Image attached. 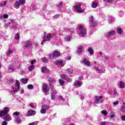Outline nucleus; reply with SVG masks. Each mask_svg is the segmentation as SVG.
I'll return each mask as SVG.
<instances>
[{
  "label": "nucleus",
  "instance_id": "f257e3e1",
  "mask_svg": "<svg viewBox=\"0 0 125 125\" xmlns=\"http://www.w3.org/2000/svg\"><path fill=\"white\" fill-rule=\"evenodd\" d=\"M9 112V108L5 107L3 108V110L0 111V118H2L4 121L6 122H10L11 121V117L8 115Z\"/></svg>",
  "mask_w": 125,
  "mask_h": 125
},
{
  "label": "nucleus",
  "instance_id": "f03ea898",
  "mask_svg": "<svg viewBox=\"0 0 125 125\" xmlns=\"http://www.w3.org/2000/svg\"><path fill=\"white\" fill-rule=\"evenodd\" d=\"M44 36L43 37L42 40L41 42V44L43 45L44 43H45L46 42H49L50 41V39H51V37H52V35L49 34L45 35L46 32H44Z\"/></svg>",
  "mask_w": 125,
  "mask_h": 125
},
{
  "label": "nucleus",
  "instance_id": "7ed1b4c3",
  "mask_svg": "<svg viewBox=\"0 0 125 125\" xmlns=\"http://www.w3.org/2000/svg\"><path fill=\"white\" fill-rule=\"evenodd\" d=\"M13 91L11 92V94L12 93H16V92H18V90L20 89V83L19 81L16 80V84L15 85L12 86Z\"/></svg>",
  "mask_w": 125,
  "mask_h": 125
},
{
  "label": "nucleus",
  "instance_id": "20e7f679",
  "mask_svg": "<svg viewBox=\"0 0 125 125\" xmlns=\"http://www.w3.org/2000/svg\"><path fill=\"white\" fill-rule=\"evenodd\" d=\"M79 35L80 37H84L86 34V29L83 25L79 26Z\"/></svg>",
  "mask_w": 125,
  "mask_h": 125
},
{
  "label": "nucleus",
  "instance_id": "39448f33",
  "mask_svg": "<svg viewBox=\"0 0 125 125\" xmlns=\"http://www.w3.org/2000/svg\"><path fill=\"white\" fill-rule=\"evenodd\" d=\"M24 4H25V0H19V1H16L14 3L15 8L16 9H18L21 5H24Z\"/></svg>",
  "mask_w": 125,
  "mask_h": 125
},
{
  "label": "nucleus",
  "instance_id": "423d86ee",
  "mask_svg": "<svg viewBox=\"0 0 125 125\" xmlns=\"http://www.w3.org/2000/svg\"><path fill=\"white\" fill-rule=\"evenodd\" d=\"M59 56H60V52L57 50L54 51L53 54H50L48 55V57L50 59H54V58L59 57Z\"/></svg>",
  "mask_w": 125,
  "mask_h": 125
},
{
  "label": "nucleus",
  "instance_id": "0eeeda50",
  "mask_svg": "<svg viewBox=\"0 0 125 125\" xmlns=\"http://www.w3.org/2000/svg\"><path fill=\"white\" fill-rule=\"evenodd\" d=\"M80 63L83 65L87 66V67H90L92 66V64L90 63L89 61L87 60L86 59H83L81 61Z\"/></svg>",
  "mask_w": 125,
  "mask_h": 125
},
{
  "label": "nucleus",
  "instance_id": "6e6552de",
  "mask_svg": "<svg viewBox=\"0 0 125 125\" xmlns=\"http://www.w3.org/2000/svg\"><path fill=\"white\" fill-rule=\"evenodd\" d=\"M95 68L97 72L99 73V74H103L105 73V68H104V67H102L100 65H96L95 66Z\"/></svg>",
  "mask_w": 125,
  "mask_h": 125
},
{
  "label": "nucleus",
  "instance_id": "1a4fd4ad",
  "mask_svg": "<svg viewBox=\"0 0 125 125\" xmlns=\"http://www.w3.org/2000/svg\"><path fill=\"white\" fill-rule=\"evenodd\" d=\"M81 6H82V4H79L74 6V9L76 12H78V13H82L83 12L84 10L81 8Z\"/></svg>",
  "mask_w": 125,
  "mask_h": 125
},
{
  "label": "nucleus",
  "instance_id": "9d476101",
  "mask_svg": "<svg viewBox=\"0 0 125 125\" xmlns=\"http://www.w3.org/2000/svg\"><path fill=\"white\" fill-rule=\"evenodd\" d=\"M11 24L14 26V30H16V29H17V24L16 23V22H15V21H14L13 20H11L10 22L6 23L5 26V27H8V26H10Z\"/></svg>",
  "mask_w": 125,
  "mask_h": 125
},
{
  "label": "nucleus",
  "instance_id": "9b49d317",
  "mask_svg": "<svg viewBox=\"0 0 125 125\" xmlns=\"http://www.w3.org/2000/svg\"><path fill=\"white\" fill-rule=\"evenodd\" d=\"M42 89L44 94H45V95H47V94H48V92L49 91V88L46 83H44L43 84Z\"/></svg>",
  "mask_w": 125,
  "mask_h": 125
},
{
  "label": "nucleus",
  "instance_id": "f8f14e48",
  "mask_svg": "<svg viewBox=\"0 0 125 125\" xmlns=\"http://www.w3.org/2000/svg\"><path fill=\"white\" fill-rule=\"evenodd\" d=\"M103 101H104V100H103V96H98L96 97L95 100V103H96V104H100V103H102Z\"/></svg>",
  "mask_w": 125,
  "mask_h": 125
},
{
  "label": "nucleus",
  "instance_id": "ddd939ff",
  "mask_svg": "<svg viewBox=\"0 0 125 125\" xmlns=\"http://www.w3.org/2000/svg\"><path fill=\"white\" fill-rule=\"evenodd\" d=\"M89 24L91 28L94 27V17L91 16L89 19Z\"/></svg>",
  "mask_w": 125,
  "mask_h": 125
},
{
  "label": "nucleus",
  "instance_id": "4468645a",
  "mask_svg": "<svg viewBox=\"0 0 125 125\" xmlns=\"http://www.w3.org/2000/svg\"><path fill=\"white\" fill-rule=\"evenodd\" d=\"M24 48H30L32 47V43L30 41H26L24 42L23 45Z\"/></svg>",
  "mask_w": 125,
  "mask_h": 125
},
{
  "label": "nucleus",
  "instance_id": "2eb2a0df",
  "mask_svg": "<svg viewBox=\"0 0 125 125\" xmlns=\"http://www.w3.org/2000/svg\"><path fill=\"white\" fill-rule=\"evenodd\" d=\"M55 64L57 66H61V67H64L65 66V63L62 61H56Z\"/></svg>",
  "mask_w": 125,
  "mask_h": 125
},
{
  "label": "nucleus",
  "instance_id": "dca6fc26",
  "mask_svg": "<svg viewBox=\"0 0 125 125\" xmlns=\"http://www.w3.org/2000/svg\"><path fill=\"white\" fill-rule=\"evenodd\" d=\"M61 79H62V80L66 81V82H68V83H71V82H72V79H71L69 78H67V77H66V75H65L64 74H61Z\"/></svg>",
  "mask_w": 125,
  "mask_h": 125
},
{
  "label": "nucleus",
  "instance_id": "f3484780",
  "mask_svg": "<svg viewBox=\"0 0 125 125\" xmlns=\"http://www.w3.org/2000/svg\"><path fill=\"white\" fill-rule=\"evenodd\" d=\"M116 34V31L112 30L111 31H109L106 33L105 34V37H107V38H109V37H111V36H114Z\"/></svg>",
  "mask_w": 125,
  "mask_h": 125
},
{
  "label": "nucleus",
  "instance_id": "a211bd4d",
  "mask_svg": "<svg viewBox=\"0 0 125 125\" xmlns=\"http://www.w3.org/2000/svg\"><path fill=\"white\" fill-rule=\"evenodd\" d=\"M36 113L37 112L34 110L30 109L28 111V116L29 117L31 116H35Z\"/></svg>",
  "mask_w": 125,
  "mask_h": 125
},
{
  "label": "nucleus",
  "instance_id": "6ab92c4d",
  "mask_svg": "<svg viewBox=\"0 0 125 125\" xmlns=\"http://www.w3.org/2000/svg\"><path fill=\"white\" fill-rule=\"evenodd\" d=\"M118 87L119 88L124 89L125 87V83L123 81H120L119 83H118Z\"/></svg>",
  "mask_w": 125,
  "mask_h": 125
},
{
  "label": "nucleus",
  "instance_id": "aec40b11",
  "mask_svg": "<svg viewBox=\"0 0 125 125\" xmlns=\"http://www.w3.org/2000/svg\"><path fill=\"white\" fill-rule=\"evenodd\" d=\"M82 84H83V82L81 81H76L75 82V85L77 87H80V86H82Z\"/></svg>",
  "mask_w": 125,
  "mask_h": 125
},
{
  "label": "nucleus",
  "instance_id": "412c9836",
  "mask_svg": "<svg viewBox=\"0 0 125 125\" xmlns=\"http://www.w3.org/2000/svg\"><path fill=\"white\" fill-rule=\"evenodd\" d=\"M41 71L42 72H44L45 73H48L49 72L48 69H47L46 66H42L41 68Z\"/></svg>",
  "mask_w": 125,
  "mask_h": 125
},
{
  "label": "nucleus",
  "instance_id": "4be33fe9",
  "mask_svg": "<svg viewBox=\"0 0 125 125\" xmlns=\"http://www.w3.org/2000/svg\"><path fill=\"white\" fill-rule=\"evenodd\" d=\"M29 106L32 109H36V108H37V104L36 103H31L29 104Z\"/></svg>",
  "mask_w": 125,
  "mask_h": 125
},
{
  "label": "nucleus",
  "instance_id": "5701e85b",
  "mask_svg": "<svg viewBox=\"0 0 125 125\" xmlns=\"http://www.w3.org/2000/svg\"><path fill=\"white\" fill-rule=\"evenodd\" d=\"M73 72L74 70H73V69L72 68H67L66 69V73H67V74H69V75H72Z\"/></svg>",
  "mask_w": 125,
  "mask_h": 125
},
{
  "label": "nucleus",
  "instance_id": "b1692460",
  "mask_svg": "<svg viewBox=\"0 0 125 125\" xmlns=\"http://www.w3.org/2000/svg\"><path fill=\"white\" fill-rule=\"evenodd\" d=\"M15 68V67L13 66V64L10 65L9 66V71L10 73H11V72H13Z\"/></svg>",
  "mask_w": 125,
  "mask_h": 125
},
{
  "label": "nucleus",
  "instance_id": "393cba45",
  "mask_svg": "<svg viewBox=\"0 0 125 125\" xmlns=\"http://www.w3.org/2000/svg\"><path fill=\"white\" fill-rule=\"evenodd\" d=\"M15 122L16 124H20L22 121L19 117H17L16 119L15 120Z\"/></svg>",
  "mask_w": 125,
  "mask_h": 125
},
{
  "label": "nucleus",
  "instance_id": "a878e982",
  "mask_svg": "<svg viewBox=\"0 0 125 125\" xmlns=\"http://www.w3.org/2000/svg\"><path fill=\"white\" fill-rule=\"evenodd\" d=\"M117 32L118 34L120 35L123 34V30L121 28H117Z\"/></svg>",
  "mask_w": 125,
  "mask_h": 125
},
{
  "label": "nucleus",
  "instance_id": "bb28decb",
  "mask_svg": "<svg viewBox=\"0 0 125 125\" xmlns=\"http://www.w3.org/2000/svg\"><path fill=\"white\" fill-rule=\"evenodd\" d=\"M20 82L22 83H28V79H21L20 80Z\"/></svg>",
  "mask_w": 125,
  "mask_h": 125
},
{
  "label": "nucleus",
  "instance_id": "cd10ccee",
  "mask_svg": "<svg viewBox=\"0 0 125 125\" xmlns=\"http://www.w3.org/2000/svg\"><path fill=\"white\" fill-rule=\"evenodd\" d=\"M55 94H57V91L54 88H52L51 90V95H55Z\"/></svg>",
  "mask_w": 125,
  "mask_h": 125
},
{
  "label": "nucleus",
  "instance_id": "c85d7f7f",
  "mask_svg": "<svg viewBox=\"0 0 125 125\" xmlns=\"http://www.w3.org/2000/svg\"><path fill=\"white\" fill-rule=\"evenodd\" d=\"M83 46H79L78 47V49L77 50V52L78 53H79V54H80V53H81V52H82V51H83Z\"/></svg>",
  "mask_w": 125,
  "mask_h": 125
},
{
  "label": "nucleus",
  "instance_id": "c756f323",
  "mask_svg": "<svg viewBox=\"0 0 125 125\" xmlns=\"http://www.w3.org/2000/svg\"><path fill=\"white\" fill-rule=\"evenodd\" d=\"M41 60L42 62H43V63H47L48 62V60H47V59H46L45 57L42 58Z\"/></svg>",
  "mask_w": 125,
  "mask_h": 125
},
{
  "label": "nucleus",
  "instance_id": "7c9ffc66",
  "mask_svg": "<svg viewBox=\"0 0 125 125\" xmlns=\"http://www.w3.org/2000/svg\"><path fill=\"white\" fill-rule=\"evenodd\" d=\"M58 82L59 83L61 84V85L63 86L64 85V83H65V81L62 80V79H59L58 80Z\"/></svg>",
  "mask_w": 125,
  "mask_h": 125
},
{
  "label": "nucleus",
  "instance_id": "2f4dec72",
  "mask_svg": "<svg viewBox=\"0 0 125 125\" xmlns=\"http://www.w3.org/2000/svg\"><path fill=\"white\" fill-rule=\"evenodd\" d=\"M5 4H6V1H4L0 3V7H4L5 6Z\"/></svg>",
  "mask_w": 125,
  "mask_h": 125
},
{
  "label": "nucleus",
  "instance_id": "473e14b6",
  "mask_svg": "<svg viewBox=\"0 0 125 125\" xmlns=\"http://www.w3.org/2000/svg\"><path fill=\"white\" fill-rule=\"evenodd\" d=\"M12 53H13V49H9L8 53H7V55L9 56L10 54H12Z\"/></svg>",
  "mask_w": 125,
  "mask_h": 125
},
{
  "label": "nucleus",
  "instance_id": "72a5a7b5",
  "mask_svg": "<svg viewBox=\"0 0 125 125\" xmlns=\"http://www.w3.org/2000/svg\"><path fill=\"white\" fill-rule=\"evenodd\" d=\"M71 40H72L71 37L67 36L65 38V41H66V42H70Z\"/></svg>",
  "mask_w": 125,
  "mask_h": 125
},
{
  "label": "nucleus",
  "instance_id": "f704fd0d",
  "mask_svg": "<svg viewBox=\"0 0 125 125\" xmlns=\"http://www.w3.org/2000/svg\"><path fill=\"white\" fill-rule=\"evenodd\" d=\"M119 110L123 113H125V106H122Z\"/></svg>",
  "mask_w": 125,
  "mask_h": 125
},
{
  "label": "nucleus",
  "instance_id": "c9c22d12",
  "mask_svg": "<svg viewBox=\"0 0 125 125\" xmlns=\"http://www.w3.org/2000/svg\"><path fill=\"white\" fill-rule=\"evenodd\" d=\"M33 69H35V65H31L28 67L29 71H33Z\"/></svg>",
  "mask_w": 125,
  "mask_h": 125
},
{
  "label": "nucleus",
  "instance_id": "e433bc0d",
  "mask_svg": "<svg viewBox=\"0 0 125 125\" xmlns=\"http://www.w3.org/2000/svg\"><path fill=\"white\" fill-rule=\"evenodd\" d=\"M20 39V35H19V33H17L15 35V40H19Z\"/></svg>",
  "mask_w": 125,
  "mask_h": 125
},
{
  "label": "nucleus",
  "instance_id": "4c0bfd02",
  "mask_svg": "<svg viewBox=\"0 0 125 125\" xmlns=\"http://www.w3.org/2000/svg\"><path fill=\"white\" fill-rule=\"evenodd\" d=\"M42 108L45 110H48V109H49V106L47 105H43Z\"/></svg>",
  "mask_w": 125,
  "mask_h": 125
},
{
  "label": "nucleus",
  "instance_id": "58836bf2",
  "mask_svg": "<svg viewBox=\"0 0 125 125\" xmlns=\"http://www.w3.org/2000/svg\"><path fill=\"white\" fill-rule=\"evenodd\" d=\"M40 112H41V114H46V110L42 108V109H41Z\"/></svg>",
  "mask_w": 125,
  "mask_h": 125
},
{
  "label": "nucleus",
  "instance_id": "ea45409f",
  "mask_svg": "<svg viewBox=\"0 0 125 125\" xmlns=\"http://www.w3.org/2000/svg\"><path fill=\"white\" fill-rule=\"evenodd\" d=\"M27 88L28 89H33V88H34V86L32 85V84H29L28 86H27Z\"/></svg>",
  "mask_w": 125,
  "mask_h": 125
},
{
  "label": "nucleus",
  "instance_id": "a19ab883",
  "mask_svg": "<svg viewBox=\"0 0 125 125\" xmlns=\"http://www.w3.org/2000/svg\"><path fill=\"white\" fill-rule=\"evenodd\" d=\"M88 52H89L90 54H93V50L91 48H89L88 49Z\"/></svg>",
  "mask_w": 125,
  "mask_h": 125
},
{
  "label": "nucleus",
  "instance_id": "79ce46f5",
  "mask_svg": "<svg viewBox=\"0 0 125 125\" xmlns=\"http://www.w3.org/2000/svg\"><path fill=\"white\" fill-rule=\"evenodd\" d=\"M36 8H37V6L35 4L31 5V9L32 10H36Z\"/></svg>",
  "mask_w": 125,
  "mask_h": 125
},
{
  "label": "nucleus",
  "instance_id": "37998d69",
  "mask_svg": "<svg viewBox=\"0 0 125 125\" xmlns=\"http://www.w3.org/2000/svg\"><path fill=\"white\" fill-rule=\"evenodd\" d=\"M102 113L104 116H107V114H108V112L106 110H103V111H102Z\"/></svg>",
  "mask_w": 125,
  "mask_h": 125
},
{
  "label": "nucleus",
  "instance_id": "c03bdc74",
  "mask_svg": "<svg viewBox=\"0 0 125 125\" xmlns=\"http://www.w3.org/2000/svg\"><path fill=\"white\" fill-rule=\"evenodd\" d=\"M106 3H112L113 0H104Z\"/></svg>",
  "mask_w": 125,
  "mask_h": 125
},
{
  "label": "nucleus",
  "instance_id": "a18cd8bd",
  "mask_svg": "<svg viewBox=\"0 0 125 125\" xmlns=\"http://www.w3.org/2000/svg\"><path fill=\"white\" fill-rule=\"evenodd\" d=\"M114 21V19H113L112 18H110L109 21H108V23L109 24H111V23H112V22Z\"/></svg>",
  "mask_w": 125,
  "mask_h": 125
},
{
  "label": "nucleus",
  "instance_id": "49530a36",
  "mask_svg": "<svg viewBox=\"0 0 125 125\" xmlns=\"http://www.w3.org/2000/svg\"><path fill=\"white\" fill-rule=\"evenodd\" d=\"M38 125V122H32L29 124V125Z\"/></svg>",
  "mask_w": 125,
  "mask_h": 125
},
{
  "label": "nucleus",
  "instance_id": "de8ad7c7",
  "mask_svg": "<svg viewBox=\"0 0 125 125\" xmlns=\"http://www.w3.org/2000/svg\"><path fill=\"white\" fill-rule=\"evenodd\" d=\"M60 17V15H56L53 17L54 19H58V18Z\"/></svg>",
  "mask_w": 125,
  "mask_h": 125
},
{
  "label": "nucleus",
  "instance_id": "09e8293b",
  "mask_svg": "<svg viewBox=\"0 0 125 125\" xmlns=\"http://www.w3.org/2000/svg\"><path fill=\"white\" fill-rule=\"evenodd\" d=\"M13 115H14V116H19L20 113L19 112L16 111L13 113Z\"/></svg>",
  "mask_w": 125,
  "mask_h": 125
},
{
  "label": "nucleus",
  "instance_id": "8fccbe9b",
  "mask_svg": "<svg viewBox=\"0 0 125 125\" xmlns=\"http://www.w3.org/2000/svg\"><path fill=\"white\" fill-rule=\"evenodd\" d=\"M3 18L4 19H6L8 18V15H7V14H4L3 15Z\"/></svg>",
  "mask_w": 125,
  "mask_h": 125
},
{
  "label": "nucleus",
  "instance_id": "3c124183",
  "mask_svg": "<svg viewBox=\"0 0 125 125\" xmlns=\"http://www.w3.org/2000/svg\"><path fill=\"white\" fill-rule=\"evenodd\" d=\"M51 98L52 100H54L55 99V95H51Z\"/></svg>",
  "mask_w": 125,
  "mask_h": 125
},
{
  "label": "nucleus",
  "instance_id": "603ef678",
  "mask_svg": "<svg viewBox=\"0 0 125 125\" xmlns=\"http://www.w3.org/2000/svg\"><path fill=\"white\" fill-rule=\"evenodd\" d=\"M121 119L122 120V121H125V115H123L121 117Z\"/></svg>",
  "mask_w": 125,
  "mask_h": 125
},
{
  "label": "nucleus",
  "instance_id": "864d4df0",
  "mask_svg": "<svg viewBox=\"0 0 125 125\" xmlns=\"http://www.w3.org/2000/svg\"><path fill=\"white\" fill-rule=\"evenodd\" d=\"M59 100H64V98H63V97L62 96H59Z\"/></svg>",
  "mask_w": 125,
  "mask_h": 125
},
{
  "label": "nucleus",
  "instance_id": "5fc2aeb1",
  "mask_svg": "<svg viewBox=\"0 0 125 125\" xmlns=\"http://www.w3.org/2000/svg\"><path fill=\"white\" fill-rule=\"evenodd\" d=\"M97 6H98V4L95 2H94V8H96V7H97Z\"/></svg>",
  "mask_w": 125,
  "mask_h": 125
},
{
  "label": "nucleus",
  "instance_id": "6e6d98bb",
  "mask_svg": "<svg viewBox=\"0 0 125 125\" xmlns=\"http://www.w3.org/2000/svg\"><path fill=\"white\" fill-rule=\"evenodd\" d=\"M2 125H7V123L6 121H3L2 123Z\"/></svg>",
  "mask_w": 125,
  "mask_h": 125
},
{
  "label": "nucleus",
  "instance_id": "4d7b16f0",
  "mask_svg": "<svg viewBox=\"0 0 125 125\" xmlns=\"http://www.w3.org/2000/svg\"><path fill=\"white\" fill-rule=\"evenodd\" d=\"M119 104V101H116L113 102V105H118Z\"/></svg>",
  "mask_w": 125,
  "mask_h": 125
},
{
  "label": "nucleus",
  "instance_id": "13d9d810",
  "mask_svg": "<svg viewBox=\"0 0 125 125\" xmlns=\"http://www.w3.org/2000/svg\"><path fill=\"white\" fill-rule=\"evenodd\" d=\"M55 83V81H52V82H50V83H49L50 85H52V84H53V83Z\"/></svg>",
  "mask_w": 125,
  "mask_h": 125
},
{
  "label": "nucleus",
  "instance_id": "bf43d9fd",
  "mask_svg": "<svg viewBox=\"0 0 125 125\" xmlns=\"http://www.w3.org/2000/svg\"><path fill=\"white\" fill-rule=\"evenodd\" d=\"M23 93H24V89H21V90L20 94H23Z\"/></svg>",
  "mask_w": 125,
  "mask_h": 125
},
{
  "label": "nucleus",
  "instance_id": "052dcab7",
  "mask_svg": "<svg viewBox=\"0 0 125 125\" xmlns=\"http://www.w3.org/2000/svg\"><path fill=\"white\" fill-rule=\"evenodd\" d=\"M106 122H101L100 125H106Z\"/></svg>",
  "mask_w": 125,
  "mask_h": 125
},
{
  "label": "nucleus",
  "instance_id": "680f3d73",
  "mask_svg": "<svg viewBox=\"0 0 125 125\" xmlns=\"http://www.w3.org/2000/svg\"><path fill=\"white\" fill-rule=\"evenodd\" d=\"M110 117L111 119H113V118L115 117V114H111L110 115Z\"/></svg>",
  "mask_w": 125,
  "mask_h": 125
},
{
  "label": "nucleus",
  "instance_id": "e2e57ef3",
  "mask_svg": "<svg viewBox=\"0 0 125 125\" xmlns=\"http://www.w3.org/2000/svg\"><path fill=\"white\" fill-rule=\"evenodd\" d=\"M117 94H118V93L116 91H114V93H113L114 96H116V95H117Z\"/></svg>",
  "mask_w": 125,
  "mask_h": 125
},
{
  "label": "nucleus",
  "instance_id": "0e129e2a",
  "mask_svg": "<svg viewBox=\"0 0 125 125\" xmlns=\"http://www.w3.org/2000/svg\"><path fill=\"white\" fill-rule=\"evenodd\" d=\"M66 60H70L71 59L70 57H66L65 58Z\"/></svg>",
  "mask_w": 125,
  "mask_h": 125
},
{
  "label": "nucleus",
  "instance_id": "69168bd1",
  "mask_svg": "<svg viewBox=\"0 0 125 125\" xmlns=\"http://www.w3.org/2000/svg\"><path fill=\"white\" fill-rule=\"evenodd\" d=\"M16 68H19V67H20V64H16Z\"/></svg>",
  "mask_w": 125,
  "mask_h": 125
},
{
  "label": "nucleus",
  "instance_id": "338daca9",
  "mask_svg": "<svg viewBox=\"0 0 125 125\" xmlns=\"http://www.w3.org/2000/svg\"><path fill=\"white\" fill-rule=\"evenodd\" d=\"M108 94L109 95H112V93H113V92L112 91H110V92H108Z\"/></svg>",
  "mask_w": 125,
  "mask_h": 125
},
{
  "label": "nucleus",
  "instance_id": "774afa93",
  "mask_svg": "<svg viewBox=\"0 0 125 125\" xmlns=\"http://www.w3.org/2000/svg\"><path fill=\"white\" fill-rule=\"evenodd\" d=\"M92 7L94 8V1H92Z\"/></svg>",
  "mask_w": 125,
  "mask_h": 125
}]
</instances>
